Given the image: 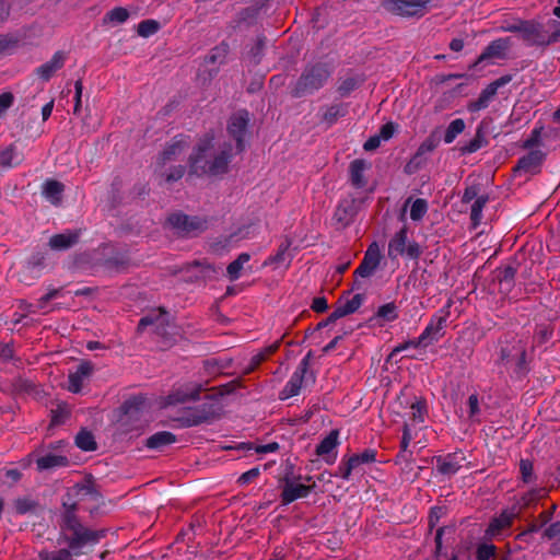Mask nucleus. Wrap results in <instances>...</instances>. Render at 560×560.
<instances>
[{"mask_svg":"<svg viewBox=\"0 0 560 560\" xmlns=\"http://www.w3.org/2000/svg\"><path fill=\"white\" fill-rule=\"evenodd\" d=\"M249 115L246 110H240L230 117L228 133L235 141V145L214 141L213 136L200 139L190 156L191 172L197 175H219L226 172L232 159L241 154L248 138Z\"/></svg>","mask_w":560,"mask_h":560,"instance_id":"nucleus-1","label":"nucleus"},{"mask_svg":"<svg viewBox=\"0 0 560 560\" xmlns=\"http://www.w3.org/2000/svg\"><path fill=\"white\" fill-rule=\"evenodd\" d=\"M421 248L416 242H408V231L402 226L388 243V257L394 260L398 256H407L410 259H417L421 255Z\"/></svg>","mask_w":560,"mask_h":560,"instance_id":"nucleus-2","label":"nucleus"},{"mask_svg":"<svg viewBox=\"0 0 560 560\" xmlns=\"http://www.w3.org/2000/svg\"><path fill=\"white\" fill-rule=\"evenodd\" d=\"M329 74V70L322 65L306 69L298 82L296 94H310L320 89Z\"/></svg>","mask_w":560,"mask_h":560,"instance_id":"nucleus-3","label":"nucleus"},{"mask_svg":"<svg viewBox=\"0 0 560 560\" xmlns=\"http://www.w3.org/2000/svg\"><path fill=\"white\" fill-rule=\"evenodd\" d=\"M432 0H386L385 9L400 16H422Z\"/></svg>","mask_w":560,"mask_h":560,"instance_id":"nucleus-4","label":"nucleus"},{"mask_svg":"<svg viewBox=\"0 0 560 560\" xmlns=\"http://www.w3.org/2000/svg\"><path fill=\"white\" fill-rule=\"evenodd\" d=\"M314 487L315 482L305 483L302 477L282 479V505L306 498Z\"/></svg>","mask_w":560,"mask_h":560,"instance_id":"nucleus-5","label":"nucleus"},{"mask_svg":"<svg viewBox=\"0 0 560 560\" xmlns=\"http://www.w3.org/2000/svg\"><path fill=\"white\" fill-rule=\"evenodd\" d=\"M364 301L365 294L363 293H357L351 298H349V294L347 296H342L341 299H339L335 311L328 316V318L325 322L319 323L318 327H324L346 315L357 312Z\"/></svg>","mask_w":560,"mask_h":560,"instance_id":"nucleus-6","label":"nucleus"},{"mask_svg":"<svg viewBox=\"0 0 560 560\" xmlns=\"http://www.w3.org/2000/svg\"><path fill=\"white\" fill-rule=\"evenodd\" d=\"M201 390L200 385L196 383H185L174 387L172 393L164 397L160 402L161 407L175 406L177 404H184L186 401L197 399Z\"/></svg>","mask_w":560,"mask_h":560,"instance_id":"nucleus-7","label":"nucleus"},{"mask_svg":"<svg viewBox=\"0 0 560 560\" xmlns=\"http://www.w3.org/2000/svg\"><path fill=\"white\" fill-rule=\"evenodd\" d=\"M450 308L451 302L431 317L430 323L421 332V340H428L429 343H431L443 336V330L446 327V323L451 314Z\"/></svg>","mask_w":560,"mask_h":560,"instance_id":"nucleus-8","label":"nucleus"},{"mask_svg":"<svg viewBox=\"0 0 560 560\" xmlns=\"http://www.w3.org/2000/svg\"><path fill=\"white\" fill-rule=\"evenodd\" d=\"M103 536V530H92L80 527L75 529L72 537L68 539V545L74 555H80L83 548L97 544Z\"/></svg>","mask_w":560,"mask_h":560,"instance_id":"nucleus-9","label":"nucleus"},{"mask_svg":"<svg viewBox=\"0 0 560 560\" xmlns=\"http://www.w3.org/2000/svg\"><path fill=\"white\" fill-rule=\"evenodd\" d=\"M168 224L179 234H196L205 229L206 222L197 217L174 213L168 218Z\"/></svg>","mask_w":560,"mask_h":560,"instance_id":"nucleus-10","label":"nucleus"},{"mask_svg":"<svg viewBox=\"0 0 560 560\" xmlns=\"http://www.w3.org/2000/svg\"><path fill=\"white\" fill-rule=\"evenodd\" d=\"M525 347L521 341L514 340L501 347L500 361L509 366H515L521 370L525 362Z\"/></svg>","mask_w":560,"mask_h":560,"instance_id":"nucleus-11","label":"nucleus"},{"mask_svg":"<svg viewBox=\"0 0 560 560\" xmlns=\"http://www.w3.org/2000/svg\"><path fill=\"white\" fill-rule=\"evenodd\" d=\"M520 511L515 508L511 510H503L499 516L491 520L488 528L486 529V537L488 539L497 538L503 530L509 529L513 521L518 516Z\"/></svg>","mask_w":560,"mask_h":560,"instance_id":"nucleus-12","label":"nucleus"},{"mask_svg":"<svg viewBox=\"0 0 560 560\" xmlns=\"http://www.w3.org/2000/svg\"><path fill=\"white\" fill-rule=\"evenodd\" d=\"M381 261V250L377 243H372L363 257L360 266L355 269L354 275L362 278L371 277L377 269Z\"/></svg>","mask_w":560,"mask_h":560,"instance_id":"nucleus-13","label":"nucleus"},{"mask_svg":"<svg viewBox=\"0 0 560 560\" xmlns=\"http://www.w3.org/2000/svg\"><path fill=\"white\" fill-rule=\"evenodd\" d=\"M339 445V431L331 430L320 443L316 446V455L323 457L325 463L331 465L336 462L337 453L335 450Z\"/></svg>","mask_w":560,"mask_h":560,"instance_id":"nucleus-14","label":"nucleus"},{"mask_svg":"<svg viewBox=\"0 0 560 560\" xmlns=\"http://www.w3.org/2000/svg\"><path fill=\"white\" fill-rule=\"evenodd\" d=\"M93 366L90 362H82L78 365L77 370L70 372L68 376V390L71 393H79L85 381L92 374Z\"/></svg>","mask_w":560,"mask_h":560,"instance_id":"nucleus-15","label":"nucleus"},{"mask_svg":"<svg viewBox=\"0 0 560 560\" xmlns=\"http://www.w3.org/2000/svg\"><path fill=\"white\" fill-rule=\"evenodd\" d=\"M307 372L306 363L301 362L299 368L294 371L284 389L282 390V400L298 395L302 388L304 376Z\"/></svg>","mask_w":560,"mask_h":560,"instance_id":"nucleus-16","label":"nucleus"},{"mask_svg":"<svg viewBox=\"0 0 560 560\" xmlns=\"http://www.w3.org/2000/svg\"><path fill=\"white\" fill-rule=\"evenodd\" d=\"M544 158L545 154L540 150H533L518 160L516 166L514 167V171L524 173H535L538 171L540 164L544 161Z\"/></svg>","mask_w":560,"mask_h":560,"instance_id":"nucleus-17","label":"nucleus"},{"mask_svg":"<svg viewBox=\"0 0 560 560\" xmlns=\"http://www.w3.org/2000/svg\"><path fill=\"white\" fill-rule=\"evenodd\" d=\"M509 47L510 43L508 38H499L497 40L491 42L482 51V54L478 57L477 63H481L487 59L504 58Z\"/></svg>","mask_w":560,"mask_h":560,"instance_id":"nucleus-18","label":"nucleus"},{"mask_svg":"<svg viewBox=\"0 0 560 560\" xmlns=\"http://www.w3.org/2000/svg\"><path fill=\"white\" fill-rule=\"evenodd\" d=\"M463 456L458 454H448L436 457V469L442 475L452 476L462 467Z\"/></svg>","mask_w":560,"mask_h":560,"instance_id":"nucleus-19","label":"nucleus"},{"mask_svg":"<svg viewBox=\"0 0 560 560\" xmlns=\"http://www.w3.org/2000/svg\"><path fill=\"white\" fill-rule=\"evenodd\" d=\"M65 65V55L57 51L49 61L37 68V75L44 81H48Z\"/></svg>","mask_w":560,"mask_h":560,"instance_id":"nucleus-20","label":"nucleus"},{"mask_svg":"<svg viewBox=\"0 0 560 560\" xmlns=\"http://www.w3.org/2000/svg\"><path fill=\"white\" fill-rule=\"evenodd\" d=\"M366 168L368 164L364 160L357 159L350 163V182L355 188H362L366 185V180L363 176Z\"/></svg>","mask_w":560,"mask_h":560,"instance_id":"nucleus-21","label":"nucleus"},{"mask_svg":"<svg viewBox=\"0 0 560 560\" xmlns=\"http://www.w3.org/2000/svg\"><path fill=\"white\" fill-rule=\"evenodd\" d=\"M62 192L63 185L57 180H47L43 185V195L52 205L61 201Z\"/></svg>","mask_w":560,"mask_h":560,"instance_id":"nucleus-22","label":"nucleus"},{"mask_svg":"<svg viewBox=\"0 0 560 560\" xmlns=\"http://www.w3.org/2000/svg\"><path fill=\"white\" fill-rule=\"evenodd\" d=\"M408 205L410 206V218L412 221H420L423 219L425 213L428 212V202L422 198H418L412 201V198L409 197L404 206L402 213L406 211Z\"/></svg>","mask_w":560,"mask_h":560,"instance_id":"nucleus-23","label":"nucleus"},{"mask_svg":"<svg viewBox=\"0 0 560 560\" xmlns=\"http://www.w3.org/2000/svg\"><path fill=\"white\" fill-rule=\"evenodd\" d=\"M78 238L79 234L77 232H66L54 235L49 241V245L55 249H66L73 245Z\"/></svg>","mask_w":560,"mask_h":560,"instance_id":"nucleus-24","label":"nucleus"},{"mask_svg":"<svg viewBox=\"0 0 560 560\" xmlns=\"http://www.w3.org/2000/svg\"><path fill=\"white\" fill-rule=\"evenodd\" d=\"M174 442H176V438L174 434H172L171 432L162 431L151 435L147 440V446L149 448L158 450L166 445L173 444Z\"/></svg>","mask_w":560,"mask_h":560,"instance_id":"nucleus-25","label":"nucleus"},{"mask_svg":"<svg viewBox=\"0 0 560 560\" xmlns=\"http://www.w3.org/2000/svg\"><path fill=\"white\" fill-rule=\"evenodd\" d=\"M250 256L246 253L241 254L234 261L228 266V276L234 281L241 277L244 266L249 261Z\"/></svg>","mask_w":560,"mask_h":560,"instance_id":"nucleus-26","label":"nucleus"},{"mask_svg":"<svg viewBox=\"0 0 560 560\" xmlns=\"http://www.w3.org/2000/svg\"><path fill=\"white\" fill-rule=\"evenodd\" d=\"M67 462H68V459L65 456L47 454V455L39 457L37 459L36 464L39 469H48V468L65 466V465H67Z\"/></svg>","mask_w":560,"mask_h":560,"instance_id":"nucleus-27","label":"nucleus"},{"mask_svg":"<svg viewBox=\"0 0 560 560\" xmlns=\"http://www.w3.org/2000/svg\"><path fill=\"white\" fill-rule=\"evenodd\" d=\"M186 143L184 140H176L171 143L163 152L162 160L163 163L166 164L173 160H177L180 155H183Z\"/></svg>","mask_w":560,"mask_h":560,"instance_id":"nucleus-28","label":"nucleus"},{"mask_svg":"<svg viewBox=\"0 0 560 560\" xmlns=\"http://www.w3.org/2000/svg\"><path fill=\"white\" fill-rule=\"evenodd\" d=\"M166 316L167 313L164 310L158 308L153 311L152 314L142 317L139 322V327L142 328L148 325H155L161 327L167 322Z\"/></svg>","mask_w":560,"mask_h":560,"instance_id":"nucleus-29","label":"nucleus"},{"mask_svg":"<svg viewBox=\"0 0 560 560\" xmlns=\"http://www.w3.org/2000/svg\"><path fill=\"white\" fill-rule=\"evenodd\" d=\"M488 202V196H479L471 206L470 220L472 228L476 229L482 218V210Z\"/></svg>","mask_w":560,"mask_h":560,"instance_id":"nucleus-30","label":"nucleus"},{"mask_svg":"<svg viewBox=\"0 0 560 560\" xmlns=\"http://www.w3.org/2000/svg\"><path fill=\"white\" fill-rule=\"evenodd\" d=\"M376 456L377 452L375 450L368 448L360 454H353L349 456V459L357 469L360 465L374 463L376 460Z\"/></svg>","mask_w":560,"mask_h":560,"instance_id":"nucleus-31","label":"nucleus"},{"mask_svg":"<svg viewBox=\"0 0 560 560\" xmlns=\"http://www.w3.org/2000/svg\"><path fill=\"white\" fill-rule=\"evenodd\" d=\"M465 129V121L462 118L454 119L447 127L444 135V142L452 143Z\"/></svg>","mask_w":560,"mask_h":560,"instance_id":"nucleus-32","label":"nucleus"},{"mask_svg":"<svg viewBox=\"0 0 560 560\" xmlns=\"http://www.w3.org/2000/svg\"><path fill=\"white\" fill-rule=\"evenodd\" d=\"M412 440V435L410 432L409 424L405 423L402 428V436L400 442V452L397 454L396 458L397 460H405L407 462L409 458L407 456L408 453V446Z\"/></svg>","mask_w":560,"mask_h":560,"instance_id":"nucleus-33","label":"nucleus"},{"mask_svg":"<svg viewBox=\"0 0 560 560\" xmlns=\"http://www.w3.org/2000/svg\"><path fill=\"white\" fill-rule=\"evenodd\" d=\"M346 114H347L346 107L341 104H336V105H331L330 107H328L326 109V112L324 113L323 119L327 124L332 125L338 120V118L343 117Z\"/></svg>","mask_w":560,"mask_h":560,"instance_id":"nucleus-34","label":"nucleus"},{"mask_svg":"<svg viewBox=\"0 0 560 560\" xmlns=\"http://www.w3.org/2000/svg\"><path fill=\"white\" fill-rule=\"evenodd\" d=\"M376 317L383 322H393L398 317L397 306L395 303H386L378 307Z\"/></svg>","mask_w":560,"mask_h":560,"instance_id":"nucleus-35","label":"nucleus"},{"mask_svg":"<svg viewBox=\"0 0 560 560\" xmlns=\"http://www.w3.org/2000/svg\"><path fill=\"white\" fill-rule=\"evenodd\" d=\"M75 444L79 448L83 451H94L96 448V443L94 441V436L92 433L88 431H81L75 438Z\"/></svg>","mask_w":560,"mask_h":560,"instance_id":"nucleus-36","label":"nucleus"},{"mask_svg":"<svg viewBox=\"0 0 560 560\" xmlns=\"http://www.w3.org/2000/svg\"><path fill=\"white\" fill-rule=\"evenodd\" d=\"M40 560H73L72 553L68 549H59V550H43L39 552Z\"/></svg>","mask_w":560,"mask_h":560,"instance_id":"nucleus-37","label":"nucleus"},{"mask_svg":"<svg viewBox=\"0 0 560 560\" xmlns=\"http://www.w3.org/2000/svg\"><path fill=\"white\" fill-rule=\"evenodd\" d=\"M521 479L524 483H530L535 480L534 465L529 459H521L520 462Z\"/></svg>","mask_w":560,"mask_h":560,"instance_id":"nucleus-38","label":"nucleus"},{"mask_svg":"<svg viewBox=\"0 0 560 560\" xmlns=\"http://www.w3.org/2000/svg\"><path fill=\"white\" fill-rule=\"evenodd\" d=\"M160 30V24L154 20H145L139 23L138 34L142 37H150Z\"/></svg>","mask_w":560,"mask_h":560,"instance_id":"nucleus-39","label":"nucleus"},{"mask_svg":"<svg viewBox=\"0 0 560 560\" xmlns=\"http://www.w3.org/2000/svg\"><path fill=\"white\" fill-rule=\"evenodd\" d=\"M429 343L428 340H421V335L417 338V339H413V340H409V341H406V342H402L398 346H396L390 354H389V358H394L396 357L398 353L407 350L408 348H418L420 346H427Z\"/></svg>","mask_w":560,"mask_h":560,"instance_id":"nucleus-40","label":"nucleus"},{"mask_svg":"<svg viewBox=\"0 0 560 560\" xmlns=\"http://www.w3.org/2000/svg\"><path fill=\"white\" fill-rule=\"evenodd\" d=\"M128 18H129V13L126 9L115 8L106 14L105 22L121 24V23L126 22Z\"/></svg>","mask_w":560,"mask_h":560,"instance_id":"nucleus-41","label":"nucleus"},{"mask_svg":"<svg viewBox=\"0 0 560 560\" xmlns=\"http://www.w3.org/2000/svg\"><path fill=\"white\" fill-rule=\"evenodd\" d=\"M545 536L549 539H558L553 545L552 549L556 552H560V522L551 524L546 530Z\"/></svg>","mask_w":560,"mask_h":560,"instance_id":"nucleus-42","label":"nucleus"},{"mask_svg":"<svg viewBox=\"0 0 560 560\" xmlns=\"http://www.w3.org/2000/svg\"><path fill=\"white\" fill-rule=\"evenodd\" d=\"M497 548L494 545L481 544L476 550L478 560H491L495 556Z\"/></svg>","mask_w":560,"mask_h":560,"instance_id":"nucleus-43","label":"nucleus"},{"mask_svg":"<svg viewBox=\"0 0 560 560\" xmlns=\"http://www.w3.org/2000/svg\"><path fill=\"white\" fill-rule=\"evenodd\" d=\"M411 419L413 422L421 423L425 418V405L423 401L417 400L411 405Z\"/></svg>","mask_w":560,"mask_h":560,"instance_id":"nucleus-44","label":"nucleus"},{"mask_svg":"<svg viewBox=\"0 0 560 560\" xmlns=\"http://www.w3.org/2000/svg\"><path fill=\"white\" fill-rule=\"evenodd\" d=\"M354 466L349 459V457H343L338 466L337 472L335 476H339L345 480H349L351 472L354 470Z\"/></svg>","mask_w":560,"mask_h":560,"instance_id":"nucleus-45","label":"nucleus"},{"mask_svg":"<svg viewBox=\"0 0 560 560\" xmlns=\"http://www.w3.org/2000/svg\"><path fill=\"white\" fill-rule=\"evenodd\" d=\"M482 145H483V139H482L480 131L478 130L475 138L471 139L469 142H467L462 148V152L464 154H470V153L478 151Z\"/></svg>","mask_w":560,"mask_h":560,"instance_id":"nucleus-46","label":"nucleus"},{"mask_svg":"<svg viewBox=\"0 0 560 560\" xmlns=\"http://www.w3.org/2000/svg\"><path fill=\"white\" fill-rule=\"evenodd\" d=\"M142 405H143L142 397H133L125 402L124 411L126 415H132L135 411L139 410Z\"/></svg>","mask_w":560,"mask_h":560,"instance_id":"nucleus-47","label":"nucleus"},{"mask_svg":"<svg viewBox=\"0 0 560 560\" xmlns=\"http://www.w3.org/2000/svg\"><path fill=\"white\" fill-rule=\"evenodd\" d=\"M467 405H468V409H469L468 410L469 418L475 419L480 413L478 395H476V394L470 395L468 397Z\"/></svg>","mask_w":560,"mask_h":560,"instance_id":"nucleus-48","label":"nucleus"},{"mask_svg":"<svg viewBox=\"0 0 560 560\" xmlns=\"http://www.w3.org/2000/svg\"><path fill=\"white\" fill-rule=\"evenodd\" d=\"M541 130H542V128L533 129L530 136L524 141L523 147L525 149H529V148H533V147L539 144L540 137H541Z\"/></svg>","mask_w":560,"mask_h":560,"instance_id":"nucleus-49","label":"nucleus"},{"mask_svg":"<svg viewBox=\"0 0 560 560\" xmlns=\"http://www.w3.org/2000/svg\"><path fill=\"white\" fill-rule=\"evenodd\" d=\"M436 148V142L432 138L425 139L418 148L417 156L432 152Z\"/></svg>","mask_w":560,"mask_h":560,"instance_id":"nucleus-50","label":"nucleus"},{"mask_svg":"<svg viewBox=\"0 0 560 560\" xmlns=\"http://www.w3.org/2000/svg\"><path fill=\"white\" fill-rule=\"evenodd\" d=\"M395 129L396 126L394 122H387L381 127L377 136L381 140H389L394 136Z\"/></svg>","mask_w":560,"mask_h":560,"instance_id":"nucleus-51","label":"nucleus"},{"mask_svg":"<svg viewBox=\"0 0 560 560\" xmlns=\"http://www.w3.org/2000/svg\"><path fill=\"white\" fill-rule=\"evenodd\" d=\"M490 101L487 98H483L482 95H479V97L476 101H472L468 104V110L469 112H479L486 107H488Z\"/></svg>","mask_w":560,"mask_h":560,"instance_id":"nucleus-52","label":"nucleus"},{"mask_svg":"<svg viewBox=\"0 0 560 560\" xmlns=\"http://www.w3.org/2000/svg\"><path fill=\"white\" fill-rule=\"evenodd\" d=\"M259 474V470L258 468H252L249 469L248 471L242 474L238 479H237V482L241 485V486H245V485H248L254 478H256Z\"/></svg>","mask_w":560,"mask_h":560,"instance_id":"nucleus-53","label":"nucleus"},{"mask_svg":"<svg viewBox=\"0 0 560 560\" xmlns=\"http://www.w3.org/2000/svg\"><path fill=\"white\" fill-rule=\"evenodd\" d=\"M312 310L316 313L325 312L328 307L327 300L324 296H317L312 302Z\"/></svg>","mask_w":560,"mask_h":560,"instance_id":"nucleus-54","label":"nucleus"},{"mask_svg":"<svg viewBox=\"0 0 560 560\" xmlns=\"http://www.w3.org/2000/svg\"><path fill=\"white\" fill-rule=\"evenodd\" d=\"M13 103V95L4 92L0 95V115L3 114Z\"/></svg>","mask_w":560,"mask_h":560,"instance_id":"nucleus-55","label":"nucleus"},{"mask_svg":"<svg viewBox=\"0 0 560 560\" xmlns=\"http://www.w3.org/2000/svg\"><path fill=\"white\" fill-rule=\"evenodd\" d=\"M59 295V291L58 290H54V291H50L48 292L45 296H43L39 302H38V305L37 307L43 312V313H46L48 312L47 307H46V303L55 298H57Z\"/></svg>","mask_w":560,"mask_h":560,"instance_id":"nucleus-56","label":"nucleus"},{"mask_svg":"<svg viewBox=\"0 0 560 560\" xmlns=\"http://www.w3.org/2000/svg\"><path fill=\"white\" fill-rule=\"evenodd\" d=\"M13 155H14V150L12 148H8L7 150L2 151L0 153V165L11 166Z\"/></svg>","mask_w":560,"mask_h":560,"instance_id":"nucleus-57","label":"nucleus"},{"mask_svg":"<svg viewBox=\"0 0 560 560\" xmlns=\"http://www.w3.org/2000/svg\"><path fill=\"white\" fill-rule=\"evenodd\" d=\"M381 144V139L378 136L370 137L363 144L365 151H373L377 149Z\"/></svg>","mask_w":560,"mask_h":560,"instance_id":"nucleus-58","label":"nucleus"},{"mask_svg":"<svg viewBox=\"0 0 560 560\" xmlns=\"http://www.w3.org/2000/svg\"><path fill=\"white\" fill-rule=\"evenodd\" d=\"M248 236V229H240L236 233H232L229 238L228 243L232 244L235 242H238L242 238H245Z\"/></svg>","mask_w":560,"mask_h":560,"instance_id":"nucleus-59","label":"nucleus"},{"mask_svg":"<svg viewBox=\"0 0 560 560\" xmlns=\"http://www.w3.org/2000/svg\"><path fill=\"white\" fill-rule=\"evenodd\" d=\"M498 89L497 86L491 82L489 85H487L486 89H483L480 93V95L483 96V98H487L488 101H491L493 96L497 94Z\"/></svg>","mask_w":560,"mask_h":560,"instance_id":"nucleus-60","label":"nucleus"},{"mask_svg":"<svg viewBox=\"0 0 560 560\" xmlns=\"http://www.w3.org/2000/svg\"><path fill=\"white\" fill-rule=\"evenodd\" d=\"M74 89H75V95H74V100H75L74 112H78V110H79V107H80V105H81V96H82V90H83L82 82H81V81H77V82H75V84H74Z\"/></svg>","mask_w":560,"mask_h":560,"instance_id":"nucleus-61","label":"nucleus"},{"mask_svg":"<svg viewBox=\"0 0 560 560\" xmlns=\"http://www.w3.org/2000/svg\"><path fill=\"white\" fill-rule=\"evenodd\" d=\"M444 530H445V527H440L435 534V555L436 556H440L441 551H442V535H443Z\"/></svg>","mask_w":560,"mask_h":560,"instance_id":"nucleus-62","label":"nucleus"},{"mask_svg":"<svg viewBox=\"0 0 560 560\" xmlns=\"http://www.w3.org/2000/svg\"><path fill=\"white\" fill-rule=\"evenodd\" d=\"M477 187L476 186H471V187H468L465 189L464 191V195H463V201L464 202H469L471 201L475 197H477Z\"/></svg>","mask_w":560,"mask_h":560,"instance_id":"nucleus-63","label":"nucleus"},{"mask_svg":"<svg viewBox=\"0 0 560 560\" xmlns=\"http://www.w3.org/2000/svg\"><path fill=\"white\" fill-rule=\"evenodd\" d=\"M450 48L453 50V51H460L463 48H464V42L463 39L460 38H454L452 39V42L450 43Z\"/></svg>","mask_w":560,"mask_h":560,"instance_id":"nucleus-64","label":"nucleus"}]
</instances>
